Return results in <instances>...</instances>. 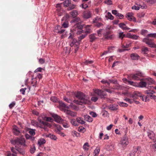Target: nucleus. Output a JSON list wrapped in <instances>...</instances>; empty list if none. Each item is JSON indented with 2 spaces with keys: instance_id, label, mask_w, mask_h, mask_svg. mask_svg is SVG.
I'll use <instances>...</instances> for the list:
<instances>
[{
  "instance_id": "1",
  "label": "nucleus",
  "mask_w": 156,
  "mask_h": 156,
  "mask_svg": "<svg viewBox=\"0 0 156 156\" xmlns=\"http://www.w3.org/2000/svg\"><path fill=\"white\" fill-rule=\"evenodd\" d=\"M11 143L13 145H16L17 146H21L26 147L27 145L25 144V139L22 137L16 138L14 140H12L10 141Z\"/></svg>"
},
{
  "instance_id": "2",
  "label": "nucleus",
  "mask_w": 156,
  "mask_h": 156,
  "mask_svg": "<svg viewBox=\"0 0 156 156\" xmlns=\"http://www.w3.org/2000/svg\"><path fill=\"white\" fill-rule=\"evenodd\" d=\"M74 94L76 97L82 101L83 104H85L89 102L87 98L83 93L80 92H75Z\"/></svg>"
},
{
  "instance_id": "3",
  "label": "nucleus",
  "mask_w": 156,
  "mask_h": 156,
  "mask_svg": "<svg viewBox=\"0 0 156 156\" xmlns=\"http://www.w3.org/2000/svg\"><path fill=\"white\" fill-rule=\"evenodd\" d=\"M144 74L142 72L138 71L135 73L130 75V77L134 80H140V77L144 76Z\"/></svg>"
},
{
  "instance_id": "4",
  "label": "nucleus",
  "mask_w": 156,
  "mask_h": 156,
  "mask_svg": "<svg viewBox=\"0 0 156 156\" xmlns=\"http://www.w3.org/2000/svg\"><path fill=\"white\" fill-rule=\"evenodd\" d=\"M94 93L100 96L101 99H105L106 98L105 96H107L106 93L104 91L101 90H96L94 91Z\"/></svg>"
},
{
  "instance_id": "5",
  "label": "nucleus",
  "mask_w": 156,
  "mask_h": 156,
  "mask_svg": "<svg viewBox=\"0 0 156 156\" xmlns=\"http://www.w3.org/2000/svg\"><path fill=\"white\" fill-rule=\"evenodd\" d=\"M140 147H135L133 149L129 154V156H135L136 154H138L140 152Z\"/></svg>"
},
{
  "instance_id": "6",
  "label": "nucleus",
  "mask_w": 156,
  "mask_h": 156,
  "mask_svg": "<svg viewBox=\"0 0 156 156\" xmlns=\"http://www.w3.org/2000/svg\"><path fill=\"white\" fill-rule=\"evenodd\" d=\"M144 92L146 94H147V96H144V101L146 102L147 101L148 97H151L152 96L153 94L155 93L154 91L151 90H145V91Z\"/></svg>"
},
{
  "instance_id": "7",
  "label": "nucleus",
  "mask_w": 156,
  "mask_h": 156,
  "mask_svg": "<svg viewBox=\"0 0 156 156\" xmlns=\"http://www.w3.org/2000/svg\"><path fill=\"white\" fill-rule=\"evenodd\" d=\"M120 144L123 146H126L129 144L128 138L126 134H125L122 138L120 141Z\"/></svg>"
},
{
  "instance_id": "8",
  "label": "nucleus",
  "mask_w": 156,
  "mask_h": 156,
  "mask_svg": "<svg viewBox=\"0 0 156 156\" xmlns=\"http://www.w3.org/2000/svg\"><path fill=\"white\" fill-rule=\"evenodd\" d=\"M23 147L21 146H15V147L17 149L18 153L23 155L25 154V149Z\"/></svg>"
},
{
  "instance_id": "9",
  "label": "nucleus",
  "mask_w": 156,
  "mask_h": 156,
  "mask_svg": "<svg viewBox=\"0 0 156 156\" xmlns=\"http://www.w3.org/2000/svg\"><path fill=\"white\" fill-rule=\"evenodd\" d=\"M75 26L76 28H77L78 29L80 30L77 31V34H80L81 33L84 32V31L82 30L83 26L81 25L80 23H76L75 25Z\"/></svg>"
},
{
  "instance_id": "10",
  "label": "nucleus",
  "mask_w": 156,
  "mask_h": 156,
  "mask_svg": "<svg viewBox=\"0 0 156 156\" xmlns=\"http://www.w3.org/2000/svg\"><path fill=\"white\" fill-rule=\"evenodd\" d=\"M131 97L134 99H136L138 97H140L143 101H144V96H141V94L138 92H134Z\"/></svg>"
},
{
  "instance_id": "11",
  "label": "nucleus",
  "mask_w": 156,
  "mask_h": 156,
  "mask_svg": "<svg viewBox=\"0 0 156 156\" xmlns=\"http://www.w3.org/2000/svg\"><path fill=\"white\" fill-rule=\"evenodd\" d=\"M111 33V31H106L103 34V35L105 37V39L108 40L109 39H112L113 37V35H109Z\"/></svg>"
},
{
  "instance_id": "12",
  "label": "nucleus",
  "mask_w": 156,
  "mask_h": 156,
  "mask_svg": "<svg viewBox=\"0 0 156 156\" xmlns=\"http://www.w3.org/2000/svg\"><path fill=\"white\" fill-rule=\"evenodd\" d=\"M147 135L149 138L152 140L154 142H156V139L155 138V135L152 131L147 133Z\"/></svg>"
},
{
  "instance_id": "13",
  "label": "nucleus",
  "mask_w": 156,
  "mask_h": 156,
  "mask_svg": "<svg viewBox=\"0 0 156 156\" xmlns=\"http://www.w3.org/2000/svg\"><path fill=\"white\" fill-rule=\"evenodd\" d=\"M70 42L69 45L71 47H72L74 46L75 47H76V46H78L80 44L79 42L77 41L76 39L70 40Z\"/></svg>"
},
{
  "instance_id": "14",
  "label": "nucleus",
  "mask_w": 156,
  "mask_h": 156,
  "mask_svg": "<svg viewBox=\"0 0 156 156\" xmlns=\"http://www.w3.org/2000/svg\"><path fill=\"white\" fill-rule=\"evenodd\" d=\"M140 57V56L136 53H132L130 55V58L132 60H137Z\"/></svg>"
},
{
  "instance_id": "15",
  "label": "nucleus",
  "mask_w": 156,
  "mask_h": 156,
  "mask_svg": "<svg viewBox=\"0 0 156 156\" xmlns=\"http://www.w3.org/2000/svg\"><path fill=\"white\" fill-rule=\"evenodd\" d=\"M142 41L149 45L154 41L153 39H150L148 37L144 38L143 39Z\"/></svg>"
},
{
  "instance_id": "16",
  "label": "nucleus",
  "mask_w": 156,
  "mask_h": 156,
  "mask_svg": "<svg viewBox=\"0 0 156 156\" xmlns=\"http://www.w3.org/2000/svg\"><path fill=\"white\" fill-rule=\"evenodd\" d=\"M52 117L54 119L55 121L59 123L62 120L61 117L56 114L52 115Z\"/></svg>"
},
{
  "instance_id": "17",
  "label": "nucleus",
  "mask_w": 156,
  "mask_h": 156,
  "mask_svg": "<svg viewBox=\"0 0 156 156\" xmlns=\"http://www.w3.org/2000/svg\"><path fill=\"white\" fill-rule=\"evenodd\" d=\"M83 16L85 19H89L91 17V13L89 10H87L84 12Z\"/></svg>"
},
{
  "instance_id": "18",
  "label": "nucleus",
  "mask_w": 156,
  "mask_h": 156,
  "mask_svg": "<svg viewBox=\"0 0 156 156\" xmlns=\"http://www.w3.org/2000/svg\"><path fill=\"white\" fill-rule=\"evenodd\" d=\"M91 25H87L85 27L86 29L84 33L87 35L92 32V30L91 28Z\"/></svg>"
},
{
  "instance_id": "19",
  "label": "nucleus",
  "mask_w": 156,
  "mask_h": 156,
  "mask_svg": "<svg viewBox=\"0 0 156 156\" xmlns=\"http://www.w3.org/2000/svg\"><path fill=\"white\" fill-rule=\"evenodd\" d=\"M96 35V34L94 33L91 34L89 36V38L90 39V42H93L98 38L95 37Z\"/></svg>"
},
{
  "instance_id": "20",
  "label": "nucleus",
  "mask_w": 156,
  "mask_h": 156,
  "mask_svg": "<svg viewBox=\"0 0 156 156\" xmlns=\"http://www.w3.org/2000/svg\"><path fill=\"white\" fill-rule=\"evenodd\" d=\"M64 112L66 114L68 115H70L72 117H75L76 116V113L72 112L68 110H65Z\"/></svg>"
},
{
  "instance_id": "21",
  "label": "nucleus",
  "mask_w": 156,
  "mask_h": 156,
  "mask_svg": "<svg viewBox=\"0 0 156 156\" xmlns=\"http://www.w3.org/2000/svg\"><path fill=\"white\" fill-rule=\"evenodd\" d=\"M118 106L117 105L115 104H110L108 107L109 109L111 110L116 111L118 109Z\"/></svg>"
},
{
  "instance_id": "22",
  "label": "nucleus",
  "mask_w": 156,
  "mask_h": 156,
  "mask_svg": "<svg viewBox=\"0 0 156 156\" xmlns=\"http://www.w3.org/2000/svg\"><path fill=\"white\" fill-rule=\"evenodd\" d=\"M119 27L124 30H128L130 29V28L126 27V24L124 23H121L119 24Z\"/></svg>"
},
{
  "instance_id": "23",
  "label": "nucleus",
  "mask_w": 156,
  "mask_h": 156,
  "mask_svg": "<svg viewBox=\"0 0 156 156\" xmlns=\"http://www.w3.org/2000/svg\"><path fill=\"white\" fill-rule=\"evenodd\" d=\"M13 130L14 133L16 135H19L20 133V132L19 130V128L16 125L14 126Z\"/></svg>"
},
{
  "instance_id": "24",
  "label": "nucleus",
  "mask_w": 156,
  "mask_h": 156,
  "mask_svg": "<svg viewBox=\"0 0 156 156\" xmlns=\"http://www.w3.org/2000/svg\"><path fill=\"white\" fill-rule=\"evenodd\" d=\"M146 84L148 85H151L153 84L154 83V81L151 78H148L146 79Z\"/></svg>"
},
{
  "instance_id": "25",
  "label": "nucleus",
  "mask_w": 156,
  "mask_h": 156,
  "mask_svg": "<svg viewBox=\"0 0 156 156\" xmlns=\"http://www.w3.org/2000/svg\"><path fill=\"white\" fill-rule=\"evenodd\" d=\"M46 142V141L45 139L44 138H41L39 139L38 141V144L39 145V146H41L42 145H43Z\"/></svg>"
},
{
  "instance_id": "26",
  "label": "nucleus",
  "mask_w": 156,
  "mask_h": 156,
  "mask_svg": "<svg viewBox=\"0 0 156 156\" xmlns=\"http://www.w3.org/2000/svg\"><path fill=\"white\" fill-rule=\"evenodd\" d=\"M64 6L66 7H68L71 3V0H66L63 2Z\"/></svg>"
},
{
  "instance_id": "27",
  "label": "nucleus",
  "mask_w": 156,
  "mask_h": 156,
  "mask_svg": "<svg viewBox=\"0 0 156 156\" xmlns=\"http://www.w3.org/2000/svg\"><path fill=\"white\" fill-rule=\"evenodd\" d=\"M70 14L73 18H75L78 15V11L76 10H73L70 12Z\"/></svg>"
},
{
  "instance_id": "28",
  "label": "nucleus",
  "mask_w": 156,
  "mask_h": 156,
  "mask_svg": "<svg viewBox=\"0 0 156 156\" xmlns=\"http://www.w3.org/2000/svg\"><path fill=\"white\" fill-rule=\"evenodd\" d=\"M84 118L86 121L90 122H91L93 121L92 118L88 115H85Z\"/></svg>"
},
{
  "instance_id": "29",
  "label": "nucleus",
  "mask_w": 156,
  "mask_h": 156,
  "mask_svg": "<svg viewBox=\"0 0 156 156\" xmlns=\"http://www.w3.org/2000/svg\"><path fill=\"white\" fill-rule=\"evenodd\" d=\"M46 137H49L51 140H56L57 139V138L54 135H52L51 133H49L48 135H46Z\"/></svg>"
},
{
  "instance_id": "30",
  "label": "nucleus",
  "mask_w": 156,
  "mask_h": 156,
  "mask_svg": "<svg viewBox=\"0 0 156 156\" xmlns=\"http://www.w3.org/2000/svg\"><path fill=\"white\" fill-rule=\"evenodd\" d=\"M146 82L140 81L139 83V87H146Z\"/></svg>"
},
{
  "instance_id": "31",
  "label": "nucleus",
  "mask_w": 156,
  "mask_h": 156,
  "mask_svg": "<svg viewBox=\"0 0 156 156\" xmlns=\"http://www.w3.org/2000/svg\"><path fill=\"white\" fill-rule=\"evenodd\" d=\"M72 20L71 22L72 23H80V19L79 17H75Z\"/></svg>"
},
{
  "instance_id": "32",
  "label": "nucleus",
  "mask_w": 156,
  "mask_h": 156,
  "mask_svg": "<svg viewBox=\"0 0 156 156\" xmlns=\"http://www.w3.org/2000/svg\"><path fill=\"white\" fill-rule=\"evenodd\" d=\"M72 135L74 137L75 136L76 137H80V134L76 131H73L71 132Z\"/></svg>"
},
{
  "instance_id": "33",
  "label": "nucleus",
  "mask_w": 156,
  "mask_h": 156,
  "mask_svg": "<svg viewBox=\"0 0 156 156\" xmlns=\"http://www.w3.org/2000/svg\"><path fill=\"white\" fill-rule=\"evenodd\" d=\"M25 137L27 139H30L31 141H34L35 139V138L34 137L30 136L28 134H25Z\"/></svg>"
},
{
  "instance_id": "34",
  "label": "nucleus",
  "mask_w": 156,
  "mask_h": 156,
  "mask_svg": "<svg viewBox=\"0 0 156 156\" xmlns=\"http://www.w3.org/2000/svg\"><path fill=\"white\" fill-rule=\"evenodd\" d=\"M129 84L132 85L134 86L138 87H139V83H137L136 82H134L132 81H129Z\"/></svg>"
},
{
  "instance_id": "35",
  "label": "nucleus",
  "mask_w": 156,
  "mask_h": 156,
  "mask_svg": "<svg viewBox=\"0 0 156 156\" xmlns=\"http://www.w3.org/2000/svg\"><path fill=\"white\" fill-rule=\"evenodd\" d=\"M105 17L106 18H108V19L111 20H113L114 18L113 16L109 12H108L107 15H106Z\"/></svg>"
},
{
  "instance_id": "36",
  "label": "nucleus",
  "mask_w": 156,
  "mask_h": 156,
  "mask_svg": "<svg viewBox=\"0 0 156 156\" xmlns=\"http://www.w3.org/2000/svg\"><path fill=\"white\" fill-rule=\"evenodd\" d=\"M59 106L62 108H69L68 106H67L64 102L62 101L59 102Z\"/></svg>"
},
{
  "instance_id": "37",
  "label": "nucleus",
  "mask_w": 156,
  "mask_h": 156,
  "mask_svg": "<svg viewBox=\"0 0 156 156\" xmlns=\"http://www.w3.org/2000/svg\"><path fill=\"white\" fill-rule=\"evenodd\" d=\"M54 126L56 127V129L55 130V131L56 132L58 131H61L62 129L61 126L58 124H55Z\"/></svg>"
},
{
  "instance_id": "38",
  "label": "nucleus",
  "mask_w": 156,
  "mask_h": 156,
  "mask_svg": "<svg viewBox=\"0 0 156 156\" xmlns=\"http://www.w3.org/2000/svg\"><path fill=\"white\" fill-rule=\"evenodd\" d=\"M147 37H150L153 38H156V33H150L148 34L147 36Z\"/></svg>"
},
{
  "instance_id": "39",
  "label": "nucleus",
  "mask_w": 156,
  "mask_h": 156,
  "mask_svg": "<svg viewBox=\"0 0 156 156\" xmlns=\"http://www.w3.org/2000/svg\"><path fill=\"white\" fill-rule=\"evenodd\" d=\"M118 104L120 106L124 107H127L128 106V104L122 102H119L118 103Z\"/></svg>"
},
{
  "instance_id": "40",
  "label": "nucleus",
  "mask_w": 156,
  "mask_h": 156,
  "mask_svg": "<svg viewBox=\"0 0 156 156\" xmlns=\"http://www.w3.org/2000/svg\"><path fill=\"white\" fill-rule=\"evenodd\" d=\"M148 51V48L146 47H144L141 49L142 52L144 54H147V52Z\"/></svg>"
},
{
  "instance_id": "41",
  "label": "nucleus",
  "mask_w": 156,
  "mask_h": 156,
  "mask_svg": "<svg viewBox=\"0 0 156 156\" xmlns=\"http://www.w3.org/2000/svg\"><path fill=\"white\" fill-rule=\"evenodd\" d=\"M71 123L73 126H78L77 121H76L75 119H72L71 121Z\"/></svg>"
},
{
  "instance_id": "42",
  "label": "nucleus",
  "mask_w": 156,
  "mask_h": 156,
  "mask_svg": "<svg viewBox=\"0 0 156 156\" xmlns=\"http://www.w3.org/2000/svg\"><path fill=\"white\" fill-rule=\"evenodd\" d=\"M126 37V35L123 34V32H120L119 34V38L122 39L124 37Z\"/></svg>"
},
{
  "instance_id": "43",
  "label": "nucleus",
  "mask_w": 156,
  "mask_h": 156,
  "mask_svg": "<svg viewBox=\"0 0 156 156\" xmlns=\"http://www.w3.org/2000/svg\"><path fill=\"white\" fill-rule=\"evenodd\" d=\"M100 151V148L98 147H97L94 150V156H96V155L98 154Z\"/></svg>"
},
{
  "instance_id": "44",
  "label": "nucleus",
  "mask_w": 156,
  "mask_h": 156,
  "mask_svg": "<svg viewBox=\"0 0 156 156\" xmlns=\"http://www.w3.org/2000/svg\"><path fill=\"white\" fill-rule=\"evenodd\" d=\"M87 35L86 34H82V35H81L79 36L78 37V39L79 41L78 42H79V41H81V40L83 39L84 38L87 36Z\"/></svg>"
},
{
  "instance_id": "45",
  "label": "nucleus",
  "mask_w": 156,
  "mask_h": 156,
  "mask_svg": "<svg viewBox=\"0 0 156 156\" xmlns=\"http://www.w3.org/2000/svg\"><path fill=\"white\" fill-rule=\"evenodd\" d=\"M11 150L12 152L15 154H18V152L17 151V149L16 147H12L11 148Z\"/></svg>"
},
{
  "instance_id": "46",
  "label": "nucleus",
  "mask_w": 156,
  "mask_h": 156,
  "mask_svg": "<svg viewBox=\"0 0 156 156\" xmlns=\"http://www.w3.org/2000/svg\"><path fill=\"white\" fill-rule=\"evenodd\" d=\"M76 120L78 123L82 124H84L85 122L83 120H81L80 117L77 118Z\"/></svg>"
},
{
  "instance_id": "47",
  "label": "nucleus",
  "mask_w": 156,
  "mask_h": 156,
  "mask_svg": "<svg viewBox=\"0 0 156 156\" xmlns=\"http://www.w3.org/2000/svg\"><path fill=\"white\" fill-rule=\"evenodd\" d=\"M70 106L75 110H77L79 109V108L76 105L73 104L72 103H71L70 104Z\"/></svg>"
},
{
  "instance_id": "48",
  "label": "nucleus",
  "mask_w": 156,
  "mask_h": 156,
  "mask_svg": "<svg viewBox=\"0 0 156 156\" xmlns=\"http://www.w3.org/2000/svg\"><path fill=\"white\" fill-rule=\"evenodd\" d=\"M68 22L67 21H65L63 23L62 26L64 28H66L68 27Z\"/></svg>"
},
{
  "instance_id": "49",
  "label": "nucleus",
  "mask_w": 156,
  "mask_h": 156,
  "mask_svg": "<svg viewBox=\"0 0 156 156\" xmlns=\"http://www.w3.org/2000/svg\"><path fill=\"white\" fill-rule=\"evenodd\" d=\"M76 5H75L72 4L70 5H69L67 9V10L68 11L71 10L75 9Z\"/></svg>"
},
{
  "instance_id": "50",
  "label": "nucleus",
  "mask_w": 156,
  "mask_h": 156,
  "mask_svg": "<svg viewBox=\"0 0 156 156\" xmlns=\"http://www.w3.org/2000/svg\"><path fill=\"white\" fill-rule=\"evenodd\" d=\"M101 18H96L94 19L92 21L93 23L96 24L101 20Z\"/></svg>"
},
{
  "instance_id": "51",
  "label": "nucleus",
  "mask_w": 156,
  "mask_h": 156,
  "mask_svg": "<svg viewBox=\"0 0 156 156\" xmlns=\"http://www.w3.org/2000/svg\"><path fill=\"white\" fill-rule=\"evenodd\" d=\"M44 119L47 121H49L50 122H52L53 120V119L50 117H47L45 116L44 117Z\"/></svg>"
},
{
  "instance_id": "52",
  "label": "nucleus",
  "mask_w": 156,
  "mask_h": 156,
  "mask_svg": "<svg viewBox=\"0 0 156 156\" xmlns=\"http://www.w3.org/2000/svg\"><path fill=\"white\" fill-rule=\"evenodd\" d=\"M35 129H30V130L29 131V133L31 136H34L35 134Z\"/></svg>"
},
{
  "instance_id": "53",
  "label": "nucleus",
  "mask_w": 156,
  "mask_h": 156,
  "mask_svg": "<svg viewBox=\"0 0 156 156\" xmlns=\"http://www.w3.org/2000/svg\"><path fill=\"white\" fill-rule=\"evenodd\" d=\"M73 102L77 104L80 105H82L83 104V101L81 100L80 101H79L78 100H73Z\"/></svg>"
},
{
  "instance_id": "54",
  "label": "nucleus",
  "mask_w": 156,
  "mask_h": 156,
  "mask_svg": "<svg viewBox=\"0 0 156 156\" xmlns=\"http://www.w3.org/2000/svg\"><path fill=\"white\" fill-rule=\"evenodd\" d=\"M88 147H89V145H88V143L87 142L85 143L83 145V147L84 149L85 150H88Z\"/></svg>"
},
{
  "instance_id": "55",
  "label": "nucleus",
  "mask_w": 156,
  "mask_h": 156,
  "mask_svg": "<svg viewBox=\"0 0 156 156\" xmlns=\"http://www.w3.org/2000/svg\"><path fill=\"white\" fill-rule=\"evenodd\" d=\"M50 100L53 102H56L58 101L57 98L55 96L51 97L50 98Z\"/></svg>"
},
{
  "instance_id": "56",
  "label": "nucleus",
  "mask_w": 156,
  "mask_h": 156,
  "mask_svg": "<svg viewBox=\"0 0 156 156\" xmlns=\"http://www.w3.org/2000/svg\"><path fill=\"white\" fill-rule=\"evenodd\" d=\"M35 150H36L35 147V146H34L33 147H31L30 148V153L31 154H33L34 153V152L35 151Z\"/></svg>"
},
{
  "instance_id": "57",
  "label": "nucleus",
  "mask_w": 156,
  "mask_h": 156,
  "mask_svg": "<svg viewBox=\"0 0 156 156\" xmlns=\"http://www.w3.org/2000/svg\"><path fill=\"white\" fill-rule=\"evenodd\" d=\"M69 36L68 37V39L72 40V39H75V38H74V35L73 33H70L69 34Z\"/></svg>"
},
{
  "instance_id": "58",
  "label": "nucleus",
  "mask_w": 156,
  "mask_h": 156,
  "mask_svg": "<svg viewBox=\"0 0 156 156\" xmlns=\"http://www.w3.org/2000/svg\"><path fill=\"white\" fill-rule=\"evenodd\" d=\"M79 132L84 133L85 131V129L84 127H79L78 129Z\"/></svg>"
},
{
  "instance_id": "59",
  "label": "nucleus",
  "mask_w": 156,
  "mask_h": 156,
  "mask_svg": "<svg viewBox=\"0 0 156 156\" xmlns=\"http://www.w3.org/2000/svg\"><path fill=\"white\" fill-rule=\"evenodd\" d=\"M80 6H81L82 8L84 9H85L88 7V5L84 3H83L81 5H80Z\"/></svg>"
},
{
  "instance_id": "60",
  "label": "nucleus",
  "mask_w": 156,
  "mask_h": 156,
  "mask_svg": "<svg viewBox=\"0 0 156 156\" xmlns=\"http://www.w3.org/2000/svg\"><path fill=\"white\" fill-rule=\"evenodd\" d=\"M127 102H128L130 104L132 103L134 100H131L129 98H126L125 99H124Z\"/></svg>"
},
{
  "instance_id": "61",
  "label": "nucleus",
  "mask_w": 156,
  "mask_h": 156,
  "mask_svg": "<svg viewBox=\"0 0 156 156\" xmlns=\"http://www.w3.org/2000/svg\"><path fill=\"white\" fill-rule=\"evenodd\" d=\"M133 14L132 12H128L126 14V17H133Z\"/></svg>"
},
{
  "instance_id": "62",
  "label": "nucleus",
  "mask_w": 156,
  "mask_h": 156,
  "mask_svg": "<svg viewBox=\"0 0 156 156\" xmlns=\"http://www.w3.org/2000/svg\"><path fill=\"white\" fill-rule=\"evenodd\" d=\"M146 1L150 4L154 3L156 2V0H146Z\"/></svg>"
},
{
  "instance_id": "63",
  "label": "nucleus",
  "mask_w": 156,
  "mask_h": 156,
  "mask_svg": "<svg viewBox=\"0 0 156 156\" xmlns=\"http://www.w3.org/2000/svg\"><path fill=\"white\" fill-rule=\"evenodd\" d=\"M148 31L146 30L143 29L141 30V34L144 36H145V34L147 33Z\"/></svg>"
},
{
  "instance_id": "64",
  "label": "nucleus",
  "mask_w": 156,
  "mask_h": 156,
  "mask_svg": "<svg viewBox=\"0 0 156 156\" xmlns=\"http://www.w3.org/2000/svg\"><path fill=\"white\" fill-rule=\"evenodd\" d=\"M149 46L151 48H156V44L154 43V41H153L151 44L149 45Z\"/></svg>"
}]
</instances>
